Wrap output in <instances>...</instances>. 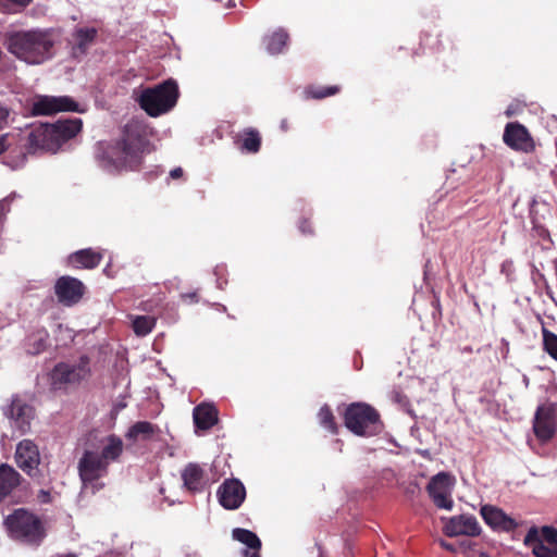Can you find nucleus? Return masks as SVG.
Wrapping results in <instances>:
<instances>
[{
	"label": "nucleus",
	"instance_id": "nucleus-1",
	"mask_svg": "<svg viewBox=\"0 0 557 557\" xmlns=\"http://www.w3.org/2000/svg\"><path fill=\"white\" fill-rule=\"evenodd\" d=\"M147 144L141 127L128 123L122 131L121 138L114 141H99L95 148V158L107 171H136L143 163V152Z\"/></svg>",
	"mask_w": 557,
	"mask_h": 557
},
{
	"label": "nucleus",
	"instance_id": "nucleus-2",
	"mask_svg": "<svg viewBox=\"0 0 557 557\" xmlns=\"http://www.w3.org/2000/svg\"><path fill=\"white\" fill-rule=\"evenodd\" d=\"M123 453L122 440L112 434L106 438L101 451L85 449L77 463V471L84 487H90L92 493L103 487L98 481L109 473L111 462L117 461Z\"/></svg>",
	"mask_w": 557,
	"mask_h": 557
},
{
	"label": "nucleus",
	"instance_id": "nucleus-3",
	"mask_svg": "<svg viewBox=\"0 0 557 557\" xmlns=\"http://www.w3.org/2000/svg\"><path fill=\"white\" fill-rule=\"evenodd\" d=\"M82 127L83 121L78 117L58 120L52 124L41 123L28 133L25 144L26 152L55 153L65 143L76 137Z\"/></svg>",
	"mask_w": 557,
	"mask_h": 557
},
{
	"label": "nucleus",
	"instance_id": "nucleus-4",
	"mask_svg": "<svg viewBox=\"0 0 557 557\" xmlns=\"http://www.w3.org/2000/svg\"><path fill=\"white\" fill-rule=\"evenodd\" d=\"M53 40L47 32H15L8 37V50L29 64H40L52 57Z\"/></svg>",
	"mask_w": 557,
	"mask_h": 557
},
{
	"label": "nucleus",
	"instance_id": "nucleus-5",
	"mask_svg": "<svg viewBox=\"0 0 557 557\" xmlns=\"http://www.w3.org/2000/svg\"><path fill=\"white\" fill-rule=\"evenodd\" d=\"M3 527L14 541L38 547L47 536L42 520L26 508L14 509L4 517Z\"/></svg>",
	"mask_w": 557,
	"mask_h": 557
},
{
	"label": "nucleus",
	"instance_id": "nucleus-6",
	"mask_svg": "<svg viewBox=\"0 0 557 557\" xmlns=\"http://www.w3.org/2000/svg\"><path fill=\"white\" fill-rule=\"evenodd\" d=\"M178 97L176 81L169 78L153 87L143 89L137 101L149 116L157 117L171 111L176 106Z\"/></svg>",
	"mask_w": 557,
	"mask_h": 557
},
{
	"label": "nucleus",
	"instance_id": "nucleus-7",
	"mask_svg": "<svg viewBox=\"0 0 557 557\" xmlns=\"http://www.w3.org/2000/svg\"><path fill=\"white\" fill-rule=\"evenodd\" d=\"M91 376L90 358L82 355L76 363L58 362L49 373L52 392L67 393L77 388Z\"/></svg>",
	"mask_w": 557,
	"mask_h": 557
},
{
	"label": "nucleus",
	"instance_id": "nucleus-8",
	"mask_svg": "<svg viewBox=\"0 0 557 557\" xmlns=\"http://www.w3.org/2000/svg\"><path fill=\"white\" fill-rule=\"evenodd\" d=\"M344 423L358 436H373L383 429L379 411L367 403L348 405L344 412Z\"/></svg>",
	"mask_w": 557,
	"mask_h": 557
},
{
	"label": "nucleus",
	"instance_id": "nucleus-9",
	"mask_svg": "<svg viewBox=\"0 0 557 557\" xmlns=\"http://www.w3.org/2000/svg\"><path fill=\"white\" fill-rule=\"evenodd\" d=\"M77 111L78 103L69 96H37L30 107V112L35 116Z\"/></svg>",
	"mask_w": 557,
	"mask_h": 557
},
{
	"label": "nucleus",
	"instance_id": "nucleus-10",
	"mask_svg": "<svg viewBox=\"0 0 557 557\" xmlns=\"http://www.w3.org/2000/svg\"><path fill=\"white\" fill-rule=\"evenodd\" d=\"M15 462L17 467L28 476L40 482L42 478L38 469L40 463V454L38 446L30 440L21 441L15 450Z\"/></svg>",
	"mask_w": 557,
	"mask_h": 557
},
{
	"label": "nucleus",
	"instance_id": "nucleus-11",
	"mask_svg": "<svg viewBox=\"0 0 557 557\" xmlns=\"http://www.w3.org/2000/svg\"><path fill=\"white\" fill-rule=\"evenodd\" d=\"M556 404L546 403L536 408L533 431L539 441L545 443L553 438L556 432Z\"/></svg>",
	"mask_w": 557,
	"mask_h": 557
},
{
	"label": "nucleus",
	"instance_id": "nucleus-12",
	"mask_svg": "<svg viewBox=\"0 0 557 557\" xmlns=\"http://www.w3.org/2000/svg\"><path fill=\"white\" fill-rule=\"evenodd\" d=\"M451 476L446 472H440L432 476L426 485L430 498L437 508L451 510L454 500L451 499Z\"/></svg>",
	"mask_w": 557,
	"mask_h": 557
},
{
	"label": "nucleus",
	"instance_id": "nucleus-13",
	"mask_svg": "<svg viewBox=\"0 0 557 557\" xmlns=\"http://www.w3.org/2000/svg\"><path fill=\"white\" fill-rule=\"evenodd\" d=\"M503 141L512 150L531 153L535 150V143L527 127L519 122L506 124Z\"/></svg>",
	"mask_w": 557,
	"mask_h": 557
},
{
	"label": "nucleus",
	"instance_id": "nucleus-14",
	"mask_svg": "<svg viewBox=\"0 0 557 557\" xmlns=\"http://www.w3.org/2000/svg\"><path fill=\"white\" fill-rule=\"evenodd\" d=\"M4 414L10 419L12 426L23 435L30 431L35 408L21 397L14 396Z\"/></svg>",
	"mask_w": 557,
	"mask_h": 557
},
{
	"label": "nucleus",
	"instance_id": "nucleus-15",
	"mask_svg": "<svg viewBox=\"0 0 557 557\" xmlns=\"http://www.w3.org/2000/svg\"><path fill=\"white\" fill-rule=\"evenodd\" d=\"M54 294L60 304L71 307L83 298L85 285L76 277L64 275L55 281Z\"/></svg>",
	"mask_w": 557,
	"mask_h": 557
},
{
	"label": "nucleus",
	"instance_id": "nucleus-16",
	"mask_svg": "<svg viewBox=\"0 0 557 557\" xmlns=\"http://www.w3.org/2000/svg\"><path fill=\"white\" fill-rule=\"evenodd\" d=\"M216 495L223 508L235 510L244 503L246 488L238 479H228L220 485Z\"/></svg>",
	"mask_w": 557,
	"mask_h": 557
},
{
	"label": "nucleus",
	"instance_id": "nucleus-17",
	"mask_svg": "<svg viewBox=\"0 0 557 557\" xmlns=\"http://www.w3.org/2000/svg\"><path fill=\"white\" fill-rule=\"evenodd\" d=\"M444 533L449 536H478L481 533V527L478 519L471 515H459L448 519L444 525Z\"/></svg>",
	"mask_w": 557,
	"mask_h": 557
},
{
	"label": "nucleus",
	"instance_id": "nucleus-18",
	"mask_svg": "<svg viewBox=\"0 0 557 557\" xmlns=\"http://www.w3.org/2000/svg\"><path fill=\"white\" fill-rule=\"evenodd\" d=\"M480 512L484 522L494 530L510 532L518 528V522L513 518L495 506L484 505Z\"/></svg>",
	"mask_w": 557,
	"mask_h": 557
},
{
	"label": "nucleus",
	"instance_id": "nucleus-19",
	"mask_svg": "<svg viewBox=\"0 0 557 557\" xmlns=\"http://www.w3.org/2000/svg\"><path fill=\"white\" fill-rule=\"evenodd\" d=\"M193 419L196 433L208 431L218 423L219 411L213 405L201 403L194 408Z\"/></svg>",
	"mask_w": 557,
	"mask_h": 557
},
{
	"label": "nucleus",
	"instance_id": "nucleus-20",
	"mask_svg": "<svg viewBox=\"0 0 557 557\" xmlns=\"http://www.w3.org/2000/svg\"><path fill=\"white\" fill-rule=\"evenodd\" d=\"M24 481L23 476L12 466L0 465V504Z\"/></svg>",
	"mask_w": 557,
	"mask_h": 557
},
{
	"label": "nucleus",
	"instance_id": "nucleus-21",
	"mask_svg": "<svg viewBox=\"0 0 557 557\" xmlns=\"http://www.w3.org/2000/svg\"><path fill=\"white\" fill-rule=\"evenodd\" d=\"M102 253L91 248L81 249L70 255L69 264L74 269H95L102 261Z\"/></svg>",
	"mask_w": 557,
	"mask_h": 557
},
{
	"label": "nucleus",
	"instance_id": "nucleus-22",
	"mask_svg": "<svg viewBox=\"0 0 557 557\" xmlns=\"http://www.w3.org/2000/svg\"><path fill=\"white\" fill-rule=\"evenodd\" d=\"M232 536L234 540L245 544L247 548L243 550L244 557H261V541L256 533L250 530L235 528L232 531Z\"/></svg>",
	"mask_w": 557,
	"mask_h": 557
},
{
	"label": "nucleus",
	"instance_id": "nucleus-23",
	"mask_svg": "<svg viewBox=\"0 0 557 557\" xmlns=\"http://www.w3.org/2000/svg\"><path fill=\"white\" fill-rule=\"evenodd\" d=\"M182 480L184 486L193 493L203 491L206 485L205 471L197 463L190 462L184 468L182 471Z\"/></svg>",
	"mask_w": 557,
	"mask_h": 557
},
{
	"label": "nucleus",
	"instance_id": "nucleus-24",
	"mask_svg": "<svg viewBox=\"0 0 557 557\" xmlns=\"http://www.w3.org/2000/svg\"><path fill=\"white\" fill-rule=\"evenodd\" d=\"M49 333L45 327L36 329L25 338L24 347L28 355L37 356L49 346Z\"/></svg>",
	"mask_w": 557,
	"mask_h": 557
},
{
	"label": "nucleus",
	"instance_id": "nucleus-25",
	"mask_svg": "<svg viewBox=\"0 0 557 557\" xmlns=\"http://www.w3.org/2000/svg\"><path fill=\"white\" fill-rule=\"evenodd\" d=\"M97 34L98 32L94 27L77 28L73 34L75 39V45L73 46V54H86L91 45H94L97 38Z\"/></svg>",
	"mask_w": 557,
	"mask_h": 557
},
{
	"label": "nucleus",
	"instance_id": "nucleus-26",
	"mask_svg": "<svg viewBox=\"0 0 557 557\" xmlns=\"http://www.w3.org/2000/svg\"><path fill=\"white\" fill-rule=\"evenodd\" d=\"M159 432L158 425L149 421H138L127 430L125 437L131 442L149 441Z\"/></svg>",
	"mask_w": 557,
	"mask_h": 557
},
{
	"label": "nucleus",
	"instance_id": "nucleus-27",
	"mask_svg": "<svg viewBox=\"0 0 557 557\" xmlns=\"http://www.w3.org/2000/svg\"><path fill=\"white\" fill-rule=\"evenodd\" d=\"M242 151L257 153L261 148V136L255 128H246L243 132L242 139L238 141Z\"/></svg>",
	"mask_w": 557,
	"mask_h": 557
},
{
	"label": "nucleus",
	"instance_id": "nucleus-28",
	"mask_svg": "<svg viewBox=\"0 0 557 557\" xmlns=\"http://www.w3.org/2000/svg\"><path fill=\"white\" fill-rule=\"evenodd\" d=\"M289 36L286 30L278 28L264 38L265 48L271 54L281 53L287 45Z\"/></svg>",
	"mask_w": 557,
	"mask_h": 557
},
{
	"label": "nucleus",
	"instance_id": "nucleus-29",
	"mask_svg": "<svg viewBox=\"0 0 557 557\" xmlns=\"http://www.w3.org/2000/svg\"><path fill=\"white\" fill-rule=\"evenodd\" d=\"M341 91V87L337 85L333 86H317V85H308L304 89V98L322 100L324 98L335 96Z\"/></svg>",
	"mask_w": 557,
	"mask_h": 557
},
{
	"label": "nucleus",
	"instance_id": "nucleus-30",
	"mask_svg": "<svg viewBox=\"0 0 557 557\" xmlns=\"http://www.w3.org/2000/svg\"><path fill=\"white\" fill-rule=\"evenodd\" d=\"M156 325V320L149 315H139L136 317L133 321V330L136 335L145 336L149 334L153 326Z\"/></svg>",
	"mask_w": 557,
	"mask_h": 557
},
{
	"label": "nucleus",
	"instance_id": "nucleus-31",
	"mask_svg": "<svg viewBox=\"0 0 557 557\" xmlns=\"http://www.w3.org/2000/svg\"><path fill=\"white\" fill-rule=\"evenodd\" d=\"M319 421L320 424L329 430L331 433L335 434L337 433V424L335 421V417L333 414V411L327 405H324L320 408L319 413Z\"/></svg>",
	"mask_w": 557,
	"mask_h": 557
},
{
	"label": "nucleus",
	"instance_id": "nucleus-32",
	"mask_svg": "<svg viewBox=\"0 0 557 557\" xmlns=\"http://www.w3.org/2000/svg\"><path fill=\"white\" fill-rule=\"evenodd\" d=\"M542 335L544 350L557 361V334L544 327Z\"/></svg>",
	"mask_w": 557,
	"mask_h": 557
},
{
	"label": "nucleus",
	"instance_id": "nucleus-33",
	"mask_svg": "<svg viewBox=\"0 0 557 557\" xmlns=\"http://www.w3.org/2000/svg\"><path fill=\"white\" fill-rule=\"evenodd\" d=\"M532 553L535 557H557V547H548L544 543L533 546Z\"/></svg>",
	"mask_w": 557,
	"mask_h": 557
},
{
	"label": "nucleus",
	"instance_id": "nucleus-34",
	"mask_svg": "<svg viewBox=\"0 0 557 557\" xmlns=\"http://www.w3.org/2000/svg\"><path fill=\"white\" fill-rule=\"evenodd\" d=\"M541 534L544 541L549 545L557 547V529L554 527L545 525L541 530Z\"/></svg>",
	"mask_w": 557,
	"mask_h": 557
},
{
	"label": "nucleus",
	"instance_id": "nucleus-35",
	"mask_svg": "<svg viewBox=\"0 0 557 557\" xmlns=\"http://www.w3.org/2000/svg\"><path fill=\"white\" fill-rule=\"evenodd\" d=\"M460 547L463 548V553L466 554L467 557H490L486 553L484 552H476L474 549V545L471 544L470 542H462L460 544Z\"/></svg>",
	"mask_w": 557,
	"mask_h": 557
},
{
	"label": "nucleus",
	"instance_id": "nucleus-36",
	"mask_svg": "<svg viewBox=\"0 0 557 557\" xmlns=\"http://www.w3.org/2000/svg\"><path fill=\"white\" fill-rule=\"evenodd\" d=\"M537 543H543L540 539V533L536 527L530 528L528 531L525 537H524V544L525 545H536Z\"/></svg>",
	"mask_w": 557,
	"mask_h": 557
},
{
	"label": "nucleus",
	"instance_id": "nucleus-37",
	"mask_svg": "<svg viewBox=\"0 0 557 557\" xmlns=\"http://www.w3.org/2000/svg\"><path fill=\"white\" fill-rule=\"evenodd\" d=\"M298 228L302 235H313L314 230L310 218H301L298 222Z\"/></svg>",
	"mask_w": 557,
	"mask_h": 557
},
{
	"label": "nucleus",
	"instance_id": "nucleus-38",
	"mask_svg": "<svg viewBox=\"0 0 557 557\" xmlns=\"http://www.w3.org/2000/svg\"><path fill=\"white\" fill-rule=\"evenodd\" d=\"M11 200L3 198L0 200V226L3 224L7 213L10 211Z\"/></svg>",
	"mask_w": 557,
	"mask_h": 557
},
{
	"label": "nucleus",
	"instance_id": "nucleus-39",
	"mask_svg": "<svg viewBox=\"0 0 557 557\" xmlns=\"http://www.w3.org/2000/svg\"><path fill=\"white\" fill-rule=\"evenodd\" d=\"M11 139H13V137H10L9 135L0 136V154L12 147Z\"/></svg>",
	"mask_w": 557,
	"mask_h": 557
},
{
	"label": "nucleus",
	"instance_id": "nucleus-40",
	"mask_svg": "<svg viewBox=\"0 0 557 557\" xmlns=\"http://www.w3.org/2000/svg\"><path fill=\"white\" fill-rule=\"evenodd\" d=\"M37 499L40 504H50L52 502L51 494L47 490H40L37 494Z\"/></svg>",
	"mask_w": 557,
	"mask_h": 557
},
{
	"label": "nucleus",
	"instance_id": "nucleus-41",
	"mask_svg": "<svg viewBox=\"0 0 557 557\" xmlns=\"http://www.w3.org/2000/svg\"><path fill=\"white\" fill-rule=\"evenodd\" d=\"M9 114V109L3 106H0V129L7 125Z\"/></svg>",
	"mask_w": 557,
	"mask_h": 557
},
{
	"label": "nucleus",
	"instance_id": "nucleus-42",
	"mask_svg": "<svg viewBox=\"0 0 557 557\" xmlns=\"http://www.w3.org/2000/svg\"><path fill=\"white\" fill-rule=\"evenodd\" d=\"M181 298L184 300V301H188L190 304L193 302H198V294L196 292L194 293H185V294H182L181 295Z\"/></svg>",
	"mask_w": 557,
	"mask_h": 557
},
{
	"label": "nucleus",
	"instance_id": "nucleus-43",
	"mask_svg": "<svg viewBox=\"0 0 557 557\" xmlns=\"http://www.w3.org/2000/svg\"><path fill=\"white\" fill-rule=\"evenodd\" d=\"M25 159H26V152L23 149H20L18 150V154H17V160H15L12 163H10V165L12 168H16L20 164H22L25 161Z\"/></svg>",
	"mask_w": 557,
	"mask_h": 557
},
{
	"label": "nucleus",
	"instance_id": "nucleus-44",
	"mask_svg": "<svg viewBox=\"0 0 557 557\" xmlns=\"http://www.w3.org/2000/svg\"><path fill=\"white\" fill-rule=\"evenodd\" d=\"M183 174H184V172H183L182 168H175V169L171 170V172H170V176L173 180L181 178L183 176Z\"/></svg>",
	"mask_w": 557,
	"mask_h": 557
},
{
	"label": "nucleus",
	"instance_id": "nucleus-45",
	"mask_svg": "<svg viewBox=\"0 0 557 557\" xmlns=\"http://www.w3.org/2000/svg\"><path fill=\"white\" fill-rule=\"evenodd\" d=\"M440 545H441L444 549H446V550H448V552H451V553L457 552V549L455 548V546H454L453 544H450V543H448V542H446V541H444V540H442V541L440 542Z\"/></svg>",
	"mask_w": 557,
	"mask_h": 557
},
{
	"label": "nucleus",
	"instance_id": "nucleus-46",
	"mask_svg": "<svg viewBox=\"0 0 557 557\" xmlns=\"http://www.w3.org/2000/svg\"><path fill=\"white\" fill-rule=\"evenodd\" d=\"M281 128L283 131H287L288 129V124H287V121L286 120H283L282 123H281Z\"/></svg>",
	"mask_w": 557,
	"mask_h": 557
},
{
	"label": "nucleus",
	"instance_id": "nucleus-47",
	"mask_svg": "<svg viewBox=\"0 0 557 557\" xmlns=\"http://www.w3.org/2000/svg\"><path fill=\"white\" fill-rule=\"evenodd\" d=\"M59 557H76L75 554H66V555H62V556H59Z\"/></svg>",
	"mask_w": 557,
	"mask_h": 557
},
{
	"label": "nucleus",
	"instance_id": "nucleus-48",
	"mask_svg": "<svg viewBox=\"0 0 557 557\" xmlns=\"http://www.w3.org/2000/svg\"><path fill=\"white\" fill-rule=\"evenodd\" d=\"M430 39V35H425L424 40L428 41Z\"/></svg>",
	"mask_w": 557,
	"mask_h": 557
},
{
	"label": "nucleus",
	"instance_id": "nucleus-49",
	"mask_svg": "<svg viewBox=\"0 0 557 557\" xmlns=\"http://www.w3.org/2000/svg\"><path fill=\"white\" fill-rule=\"evenodd\" d=\"M437 46H440V40H436ZM436 50H440V47H436Z\"/></svg>",
	"mask_w": 557,
	"mask_h": 557
}]
</instances>
